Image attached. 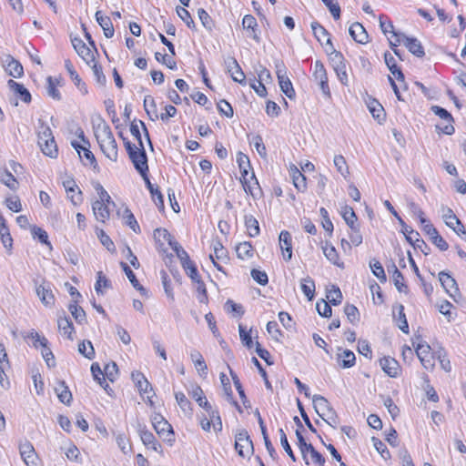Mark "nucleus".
Instances as JSON below:
<instances>
[{
  "label": "nucleus",
  "mask_w": 466,
  "mask_h": 466,
  "mask_svg": "<svg viewBox=\"0 0 466 466\" xmlns=\"http://www.w3.org/2000/svg\"><path fill=\"white\" fill-rule=\"evenodd\" d=\"M94 133L97 143L105 156L112 161L117 159V144L114 138L110 127L100 116L94 126Z\"/></svg>",
  "instance_id": "f257e3e1"
},
{
  "label": "nucleus",
  "mask_w": 466,
  "mask_h": 466,
  "mask_svg": "<svg viewBox=\"0 0 466 466\" xmlns=\"http://www.w3.org/2000/svg\"><path fill=\"white\" fill-rule=\"evenodd\" d=\"M38 146L42 152L52 158H56L58 155L57 146L55 137L52 134V130L44 121L39 119L38 121Z\"/></svg>",
  "instance_id": "f03ea898"
},
{
  "label": "nucleus",
  "mask_w": 466,
  "mask_h": 466,
  "mask_svg": "<svg viewBox=\"0 0 466 466\" xmlns=\"http://www.w3.org/2000/svg\"><path fill=\"white\" fill-rule=\"evenodd\" d=\"M315 411L318 415L330 427L336 428L339 420L338 415L331 407L329 400L321 395H314L312 397Z\"/></svg>",
  "instance_id": "7ed1b4c3"
},
{
  "label": "nucleus",
  "mask_w": 466,
  "mask_h": 466,
  "mask_svg": "<svg viewBox=\"0 0 466 466\" xmlns=\"http://www.w3.org/2000/svg\"><path fill=\"white\" fill-rule=\"evenodd\" d=\"M390 44L394 46H397L399 44H403L408 50L417 57H422L425 55L421 43L417 38L408 37L404 34H395V41H390Z\"/></svg>",
  "instance_id": "20e7f679"
},
{
  "label": "nucleus",
  "mask_w": 466,
  "mask_h": 466,
  "mask_svg": "<svg viewBox=\"0 0 466 466\" xmlns=\"http://www.w3.org/2000/svg\"><path fill=\"white\" fill-rule=\"evenodd\" d=\"M235 438V449L239 456L246 457L253 452V442L246 430L239 431Z\"/></svg>",
  "instance_id": "39448f33"
},
{
  "label": "nucleus",
  "mask_w": 466,
  "mask_h": 466,
  "mask_svg": "<svg viewBox=\"0 0 466 466\" xmlns=\"http://www.w3.org/2000/svg\"><path fill=\"white\" fill-rule=\"evenodd\" d=\"M277 77L281 91L289 97L293 98L295 96V90L292 83L287 76V70L283 64H277Z\"/></svg>",
  "instance_id": "423d86ee"
},
{
  "label": "nucleus",
  "mask_w": 466,
  "mask_h": 466,
  "mask_svg": "<svg viewBox=\"0 0 466 466\" xmlns=\"http://www.w3.org/2000/svg\"><path fill=\"white\" fill-rule=\"evenodd\" d=\"M313 77L318 82L323 95L330 96V90L328 84V76L323 64L316 61L314 64Z\"/></svg>",
  "instance_id": "0eeeda50"
},
{
  "label": "nucleus",
  "mask_w": 466,
  "mask_h": 466,
  "mask_svg": "<svg viewBox=\"0 0 466 466\" xmlns=\"http://www.w3.org/2000/svg\"><path fill=\"white\" fill-rule=\"evenodd\" d=\"M137 432L145 446H147V448H151L152 450L158 453L163 452L162 446L157 441L153 433L147 429L146 425L138 423Z\"/></svg>",
  "instance_id": "6e6552de"
},
{
  "label": "nucleus",
  "mask_w": 466,
  "mask_h": 466,
  "mask_svg": "<svg viewBox=\"0 0 466 466\" xmlns=\"http://www.w3.org/2000/svg\"><path fill=\"white\" fill-rule=\"evenodd\" d=\"M19 452L26 466H37V454L34 446L28 441L19 444Z\"/></svg>",
  "instance_id": "1a4fd4ad"
},
{
  "label": "nucleus",
  "mask_w": 466,
  "mask_h": 466,
  "mask_svg": "<svg viewBox=\"0 0 466 466\" xmlns=\"http://www.w3.org/2000/svg\"><path fill=\"white\" fill-rule=\"evenodd\" d=\"M224 64L228 73L230 74L232 79L235 82H238L239 84H246V76L242 71L240 66L238 65V61L234 57H227L224 60Z\"/></svg>",
  "instance_id": "9d476101"
},
{
  "label": "nucleus",
  "mask_w": 466,
  "mask_h": 466,
  "mask_svg": "<svg viewBox=\"0 0 466 466\" xmlns=\"http://www.w3.org/2000/svg\"><path fill=\"white\" fill-rule=\"evenodd\" d=\"M128 157L139 174L145 171H148L147 157L144 145H142V147L137 148L136 151L130 152Z\"/></svg>",
  "instance_id": "9b49d317"
},
{
  "label": "nucleus",
  "mask_w": 466,
  "mask_h": 466,
  "mask_svg": "<svg viewBox=\"0 0 466 466\" xmlns=\"http://www.w3.org/2000/svg\"><path fill=\"white\" fill-rule=\"evenodd\" d=\"M439 280L450 297L455 299L460 294L456 280L449 273L441 271L439 273Z\"/></svg>",
  "instance_id": "f8f14e48"
},
{
  "label": "nucleus",
  "mask_w": 466,
  "mask_h": 466,
  "mask_svg": "<svg viewBox=\"0 0 466 466\" xmlns=\"http://www.w3.org/2000/svg\"><path fill=\"white\" fill-rule=\"evenodd\" d=\"M416 354L426 370H431L434 367L431 347L428 344L418 343L416 346Z\"/></svg>",
  "instance_id": "ddd939ff"
},
{
  "label": "nucleus",
  "mask_w": 466,
  "mask_h": 466,
  "mask_svg": "<svg viewBox=\"0 0 466 466\" xmlns=\"http://www.w3.org/2000/svg\"><path fill=\"white\" fill-rule=\"evenodd\" d=\"M71 42L77 55L87 64L94 62V55L90 48L79 37H72Z\"/></svg>",
  "instance_id": "4468645a"
},
{
  "label": "nucleus",
  "mask_w": 466,
  "mask_h": 466,
  "mask_svg": "<svg viewBox=\"0 0 466 466\" xmlns=\"http://www.w3.org/2000/svg\"><path fill=\"white\" fill-rule=\"evenodd\" d=\"M158 436L164 441L170 444L175 441L174 431L170 423L165 420L153 426Z\"/></svg>",
  "instance_id": "2eb2a0df"
},
{
  "label": "nucleus",
  "mask_w": 466,
  "mask_h": 466,
  "mask_svg": "<svg viewBox=\"0 0 466 466\" xmlns=\"http://www.w3.org/2000/svg\"><path fill=\"white\" fill-rule=\"evenodd\" d=\"M380 365L383 371L391 378H396L400 373L399 362L390 357H384L380 360Z\"/></svg>",
  "instance_id": "dca6fc26"
},
{
  "label": "nucleus",
  "mask_w": 466,
  "mask_h": 466,
  "mask_svg": "<svg viewBox=\"0 0 466 466\" xmlns=\"http://www.w3.org/2000/svg\"><path fill=\"white\" fill-rule=\"evenodd\" d=\"M291 235L289 231L283 230L279 234V246L282 251L283 258L289 261L292 258V245Z\"/></svg>",
  "instance_id": "f3484780"
},
{
  "label": "nucleus",
  "mask_w": 466,
  "mask_h": 466,
  "mask_svg": "<svg viewBox=\"0 0 466 466\" xmlns=\"http://www.w3.org/2000/svg\"><path fill=\"white\" fill-rule=\"evenodd\" d=\"M393 319L397 323L399 329L405 334L409 333V324L404 313V307L402 304H397L393 307Z\"/></svg>",
  "instance_id": "a211bd4d"
},
{
  "label": "nucleus",
  "mask_w": 466,
  "mask_h": 466,
  "mask_svg": "<svg viewBox=\"0 0 466 466\" xmlns=\"http://www.w3.org/2000/svg\"><path fill=\"white\" fill-rule=\"evenodd\" d=\"M350 36L360 44H366L369 41V35L364 26L359 23H353L349 29Z\"/></svg>",
  "instance_id": "6ab92c4d"
},
{
  "label": "nucleus",
  "mask_w": 466,
  "mask_h": 466,
  "mask_svg": "<svg viewBox=\"0 0 466 466\" xmlns=\"http://www.w3.org/2000/svg\"><path fill=\"white\" fill-rule=\"evenodd\" d=\"M72 147L76 150L79 155V157L82 159L84 157L86 161H84V165H90L96 167V161L94 154L89 150L88 146H81L76 141L71 142Z\"/></svg>",
  "instance_id": "aec40b11"
},
{
  "label": "nucleus",
  "mask_w": 466,
  "mask_h": 466,
  "mask_svg": "<svg viewBox=\"0 0 466 466\" xmlns=\"http://www.w3.org/2000/svg\"><path fill=\"white\" fill-rule=\"evenodd\" d=\"M7 86L23 102L29 103L31 101V94L22 84L10 79Z\"/></svg>",
  "instance_id": "412c9836"
},
{
  "label": "nucleus",
  "mask_w": 466,
  "mask_h": 466,
  "mask_svg": "<svg viewBox=\"0 0 466 466\" xmlns=\"http://www.w3.org/2000/svg\"><path fill=\"white\" fill-rule=\"evenodd\" d=\"M109 204L102 201H95L93 203L92 208L96 220L104 223L109 218L110 212L107 206Z\"/></svg>",
  "instance_id": "4be33fe9"
},
{
  "label": "nucleus",
  "mask_w": 466,
  "mask_h": 466,
  "mask_svg": "<svg viewBox=\"0 0 466 466\" xmlns=\"http://www.w3.org/2000/svg\"><path fill=\"white\" fill-rule=\"evenodd\" d=\"M95 16L96 22L102 27L105 36L111 38L114 35L115 30L110 18L108 16H103L101 11H96Z\"/></svg>",
  "instance_id": "5701e85b"
},
{
  "label": "nucleus",
  "mask_w": 466,
  "mask_h": 466,
  "mask_svg": "<svg viewBox=\"0 0 466 466\" xmlns=\"http://www.w3.org/2000/svg\"><path fill=\"white\" fill-rule=\"evenodd\" d=\"M55 391L57 395V398L62 403L66 405H69L71 403L72 393L64 380L57 381V384L55 387Z\"/></svg>",
  "instance_id": "b1692460"
},
{
  "label": "nucleus",
  "mask_w": 466,
  "mask_h": 466,
  "mask_svg": "<svg viewBox=\"0 0 466 466\" xmlns=\"http://www.w3.org/2000/svg\"><path fill=\"white\" fill-rule=\"evenodd\" d=\"M356 360L355 354L350 350H343L337 354V361L339 367L349 369L354 366Z\"/></svg>",
  "instance_id": "393cba45"
},
{
  "label": "nucleus",
  "mask_w": 466,
  "mask_h": 466,
  "mask_svg": "<svg viewBox=\"0 0 466 466\" xmlns=\"http://www.w3.org/2000/svg\"><path fill=\"white\" fill-rule=\"evenodd\" d=\"M65 66L71 77V79L74 81L75 85L77 86V88L83 93V94H86L87 93V88H86V83H84L79 75L76 73V71L75 70L72 63L69 61V60H66L65 62Z\"/></svg>",
  "instance_id": "a878e982"
},
{
  "label": "nucleus",
  "mask_w": 466,
  "mask_h": 466,
  "mask_svg": "<svg viewBox=\"0 0 466 466\" xmlns=\"http://www.w3.org/2000/svg\"><path fill=\"white\" fill-rule=\"evenodd\" d=\"M36 294L46 307H52L55 304V297L49 288L40 285L36 288Z\"/></svg>",
  "instance_id": "bb28decb"
},
{
  "label": "nucleus",
  "mask_w": 466,
  "mask_h": 466,
  "mask_svg": "<svg viewBox=\"0 0 466 466\" xmlns=\"http://www.w3.org/2000/svg\"><path fill=\"white\" fill-rule=\"evenodd\" d=\"M190 358H191L192 361L194 362L198 372L201 376L206 377L208 374V366H207L205 360H204L203 356L201 355V353L199 351L194 350L190 352Z\"/></svg>",
  "instance_id": "cd10ccee"
},
{
  "label": "nucleus",
  "mask_w": 466,
  "mask_h": 466,
  "mask_svg": "<svg viewBox=\"0 0 466 466\" xmlns=\"http://www.w3.org/2000/svg\"><path fill=\"white\" fill-rule=\"evenodd\" d=\"M290 176L295 187L299 191H304L307 188L306 177L298 169L297 167H290Z\"/></svg>",
  "instance_id": "c85d7f7f"
},
{
  "label": "nucleus",
  "mask_w": 466,
  "mask_h": 466,
  "mask_svg": "<svg viewBox=\"0 0 466 466\" xmlns=\"http://www.w3.org/2000/svg\"><path fill=\"white\" fill-rule=\"evenodd\" d=\"M322 250L324 256L329 262L339 268H344V264L339 262V254L336 248L331 244L326 242L325 245L322 246Z\"/></svg>",
  "instance_id": "c756f323"
},
{
  "label": "nucleus",
  "mask_w": 466,
  "mask_h": 466,
  "mask_svg": "<svg viewBox=\"0 0 466 466\" xmlns=\"http://www.w3.org/2000/svg\"><path fill=\"white\" fill-rule=\"evenodd\" d=\"M120 266H121L122 269L124 270L125 274L127 275V279L131 282L132 286L136 289H137L142 295H146L147 294L146 289L139 284L138 280L136 278L135 273L132 271V269L129 268V266L125 262H121Z\"/></svg>",
  "instance_id": "7c9ffc66"
},
{
  "label": "nucleus",
  "mask_w": 466,
  "mask_h": 466,
  "mask_svg": "<svg viewBox=\"0 0 466 466\" xmlns=\"http://www.w3.org/2000/svg\"><path fill=\"white\" fill-rule=\"evenodd\" d=\"M57 325L60 332L66 336L69 339H73L72 333L74 331L73 323L66 316L58 317Z\"/></svg>",
  "instance_id": "2f4dec72"
},
{
  "label": "nucleus",
  "mask_w": 466,
  "mask_h": 466,
  "mask_svg": "<svg viewBox=\"0 0 466 466\" xmlns=\"http://www.w3.org/2000/svg\"><path fill=\"white\" fill-rule=\"evenodd\" d=\"M229 369V373H230V376L232 378V380H233V383H234V386L242 400V403L243 405L246 407V408H250V402L249 400H248L246 394H245V391L242 388V385L240 383V380L238 379V377L237 376V374L235 372H233V370L228 367Z\"/></svg>",
  "instance_id": "473e14b6"
},
{
  "label": "nucleus",
  "mask_w": 466,
  "mask_h": 466,
  "mask_svg": "<svg viewBox=\"0 0 466 466\" xmlns=\"http://www.w3.org/2000/svg\"><path fill=\"white\" fill-rule=\"evenodd\" d=\"M341 216L343 219L345 220L346 224L349 226V228L356 227L358 226L356 224L357 222V216L353 210V208L348 205H345L341 208Z\"/></svg>",
  "instance_id": "72a5a7b5"
},
{
  "label": "nucleus",
  "mask_w": 466,
  "mask_h": 466,
  "mask_svg": "<svg viewBox=\"0 0 466 466\" xmlns=\"http://www.w3.org/2000/svg\"><path fill=\"white\" fill-rule=\"evenodd\" d=\"M250 167L239 168L241 173L240 182L247 194H250L254 198H258V194L254 191V187L250 186V180L248 177V169Z\"/></svg>",
  "instance_id": "f704fd0d"
},
{
  "label": "nucleus",
  "mask_w": 466,
  "mask_h": 466,
  "mask_svg": "<svg viewBox=\"0 0 466 466\" xmlns=\"http://www.w3.org/2000/svg\"><path fill=\"white\" fill-rule=\"evenodd\" d=\"M245 226L249 237L254 238L259 234L258 222L252 215L245 216Z\"/></svg>",
  "instance_id": "c9c22d12"
},
{
  "label": "nucleus",
  "mask_w": 466,
  "mask_h": 466,
  "mask_svg": "<svg viewBox=\"0 0 466 466\" xmlns=\"http://www.w3.org/2000/svg\"><path fill=\"white\" fill-rule=\"evenodd\" d=\"M391 268H392V279H393L394 285H395L396 289L400 292H405L406 293L408 291V287L403 282V280H404L403 275L397 268L395 264H392Z\"/></svg>",
  "instance_id": "e433bc0d"
},
{
  "label": "nucleus",
  "mask_w": 466,
  "mask_h": 466,
  "mask_svg": "<svg viewBox=\"0 0 466 466\" xmlns=\"http://www.w3.org/2000/svg\"><path fill=\"white\" fill-rule=\"evenodd\" d=\"M311 29L317 40L323 45V41H327L329 38V32L318 22L311 23Z\"/></svg>",
  "instance_id": "4c0bfd02"
},
{
  "label": "nucleus",
  "mask_w": 466,
  "mask_h": 466,
  "mask_svg": "<svg viewBox=\"0 0 466 466\" xmlns=\"http://www.w3.org/2000/svg\"><path fill=\"white\" fill-rule=\"evenodd\" d=\"M441 211L442 218L449 228H453L454 225H461V220L450 208L442 207Z\"/></svg>",
  "instance_id": "58836bf2"
},
{
  "label": "nucleus",
  "mask_w": 466,
  "mask_h": 466,
  "mask_svg": "<svg viewBox=\"0 0 466 466\" xmlns=\"http://www.w3.org/2000/svg\"><path fill=\"white\" fill-rule=\"evenodd\" d=\"M300 288L308 299L311 300L315 294V283L312 279L309 277L303 279L301 280Z\"/></svg>",
  "instance_id": "ea45409f"
},
{
  "label": "nucleus",
  "mask_w": 466,
  "mask_h": 466,
  "mask_svg": "<svg viewBox=\"0 0 466 466\" xmlns=\"http://www.w3.org/2000/svg\"><path fill=\"white\" fill-rule=\"evenodd\" d=\"M77 300L75 299L68 307V309L76 321L79 324L86 322V312L85 310L76 305Z\"/></svg>",
  "instance_id": "a19ab883"
},
{
  "label": "nucleus",
  "mask_w": 466,
  "mask_h": 466,
  "mask_svg": "<svg viewBox=\"0 0 466 466\" xmlns=\"http://www.w3.org/2000/svg\"><path fill=\"white\" fill-rule=\"evenodd\" d=\"M132 378L140 391H143L144 393H147L148 389H150V390L152 391V388H151L149 382L147 381V380L145 378V376L142 373H140V372L132 373Z\"/></svg>",
  "instance_id": "79ce46f5"
},
{
  "label": "nucleus",
  "mask_w": 466,
  "mask_h": 466,
  "mask_svg": "<svg viewBox=\"0 0 466 466\" xmlns=\"http://www.w3.org/2000/svg\"><path fill=\"white\" fill-rule=\"evenodd\" d=\"M236 252L238 258L246 259L253 256V248L249 242H243L237 246Z\"/></svg>",
  "instance_id": "37998d69"
},
{
  "label": "nucleus",
  "mask_w": 466,
  "mask_h": 466,
  "mask_svg": "<svg viewBox=\"0 0 466 466\" xmlns=\"http://www.w3.org/2000/svg\"><path fill=\"white\" fill-rule=\"evenodd\" d=\"M368 107L370 109V112L371 113L372 116L377 119L379 122L384 120L385 115H384V109L382 106L376 100L371 101Z\"/></svg>",
  "instance_id": "c03bdc74"
},
{
  "label": "nucleus",
  "mask_w": 466,
  "mask_h": 466,
  "mask_svg": "<svg viewBox=\"0 0 466 466\" xmlns=\"http://www.w3.org/2000/svg\"><path fill=\"white\" fill-rule=\"evenodd\" d=\"M10 61L7 63L6 70L8 74L14 77H20L24 74L22 65L13 57H9Z\"/></svg>",
  "instance_id": "a18cd8bd"
},
{
  "label": "nucleus",
  "mask_w": 466,
  "mask_h": 466,
  "mask_svg": "<svg viewBox=\"0 0 466 466\" xmlns=\"http://www.w3.org/2000/svg\"><path fill=\"white\" fill-rule=\"evenodd\" d=\"M78 352L88 360H93L95 358V350L91 341L89 340H83L81 343H79Z\"/></svg>",
  "instance_id": "49530a36"
},
{
  "label": "nucleus",
  "mask_w": 466,
  "mask_h": 466,
  "mask_svg": "<svg viewBox=\"0 0 466 466\" xmlns=\"http://www.w3.org/2000/svg\"><path fill=\"white\" fill-rule=\"evenodd\" d=\"M144 108L147 115L150 116L151 119L158 118L157 114V106L154 97L151 96H146L144 98Z\"/></svg>",
  "instance_id": "de8ad7c7"
},
{
  "label": "nucleus",
  "mask_w": 466,
  "mask_h": 466,
  "mask_svg": "<svg viewBox=\"0 0 466 466\" xmlns=\"http://www.w3.org/2000/svg\"><path fill=\"white\" fill-rule=\"evenodd\" d=\"M25 338L31 339L33 341V347L35 349L46 346L48 344L47 339L34 329H32L26 336H25Z\"/></svg>",
  "instance_id": "09e8293b"
},
{
  "label": "nucleus",
  "mask_w": 466,
  "mask_h": 466,
  "mask_svg": "<svg viewBox=\"0 0 466 466\" xmlns=\"http://www.w3.org/2000/svg\"><path fill=\"white\" fill-rule=\"evenodd\" d=\"M0 181L12 190H15L17 188L18 182L8 170H5L0 174Z\"/></svg>",
  "instance_id": "8fccbe9b"
},
{
  "label": "nucleus",
  "mask_w": 466,
  "mask_h": 466,
  "mask_svg": "<svg viewBox=\"0 0 466 466\" xmlns=\"http://www.w3.org/2000/svg\"><path fill=\"white\" fill-rule=\"evenodd\" d=\"M198 15L199 20L201 21L202 25L208 31L211 32L214 27V21L211 18V16L208 14V12L203 8H199L198 10Z\"/></svg>",
  "instance_id": "3c124183"
},
{
  "label": "nucleus",
  "mask_w": 466,
  "mask_h": 466,
  "mask_svg": "<svg viewBox=\"0 0 466 466\" xmlns=\"http://www.w3.org/2000/svg\"><path fill=\"white\" fill-rule=\"evenodd\" d=\"M370 267L371 268L372 273L379 279L380 282H385L387 280L384 268L380 261L373 259L372 261H370Z\"/></svg>",
  "instance_id": "603ef678"
},
{
  "label": "nucleus",
  "mask_w": 466,
  "mask_h": 466,
  "mask_svg": "<svg viewBox=\"0 0 466 466\" xmlns=\"http://www.w3.org/2000/svg\"><path fill=\"white\" fill-rule=\"evenodd\" d=\"M31 233L34 238H37L41 243L47 245L50 248H52L51 243L48 241V235L46 230L39 227L33 226L31 228Z\"/></svg>",
  "instance_id": "864d4df0"
},
{
  "label": "nucleus",
  "mask_w": 466,
  "mask_h": 466,
  "mask_svg": "<svg viewBox=\"0 0 466 466\" xmlns=\"http://www.w3.org/2000/svg\"><path fill=\"white\" fill-rule=\"evenodd\" d=\"M47 94L56 100L61 99V95L56 88V85L59 84L57 79H54L52 76L47 77Z\"/></svg>",
  "instance_id": "5fc2aeb1"
},
{
  "label": "nucleus",
  "mask_w": 466,
  "mask_h": 466,
  "mask_svg": "<svg viewBox=\"0 0 466 466\" xmlns=\"http://www.w3.org/2000/svg\"><path fill=\"white\" fill-rule=\"evenodd\" d=\"M327 299L332 305H339L342 299L340 289L338 287L332 286V288L328 290Z\"/></svg>",
  "instance_id": "6e6d98bb"
},
{
  "label": "nucleus",
  "mask_w": 466,
  "mask_h": 466,
  "mask_svg": "<svg viewBox=\"0 0 466 466\" xmlns=\"http://www.w3.org/2000/svg\"><path fill=\"white\" fill-rule=\"evenodd\" d=\"M175 398H176V400H177V404L179 405V407L181 408V410L184 412H186V413H190L191 412V410H192L191 403L187 399L186 395L183 392H176L175 393Z\"/></svg>",
  "instance_id": "4d7b16f0"
},
{
  "label": "nucleus",
  "mask_w": 466,
  "mask_h": 466,
  "mask_svg": "<svg viewBox=\"0 0 466 466\" xmlns=\"http://www.w3.org/2000/svg\"><path fill=\"white\" fill-rule=\"evenodd\" d=\"M279 439H280V444L283 447L284 451L287 452L288 456L293 461H296V456L288 441V438L286 436V433L282 429L279 430Z\"/></svg>",
  "instance_id": "13d9d810"
},
{
  "label": "nucleus",
  "mask_w": 466,
  "mask_h": 466,
  "mask_svg": "<svg viewBox=\"0 0 466 466\" xmlns=\"http://www.w3.org/2000/svg\"><path fill=\"white\" fill-rule=\"evenodd\" d=\"M41 355L45 360L47 367L54 368L56 366V360L52 350L48 347V344L46 346L41 347Z\"/></svg>",
  "instance_id": "bf43d9fd"
},
{
  "label": "nucleus",
  "mask_w": 466,
  "mask_h": 466,
  "mask_svg": "<svg viewBox=\"0 0 466 466\" xmlns=\"http://www.w3.org/2000/svg\"><path fill=\"white\" fill-rule=\"evenodd\" d=\"M371 441L376 451L381 455L383 459L387 460L390 457V451H388L386 445L380 439L372 437Z\"/></svg>",
  "instance_id": "052dcab7"
},
{
  "label": "nucleus",
  "mask_w": 466,
  "mask_h": 466,
  "mask_svg": "<svg viewBox=\"0 0 466 466\" xmlns=\"http://www.w3.org/2000/svg\"><path fill=\"white\" fill-rule=\"evenodd\" d=\"M124 218L126 219V224L129 226L133 229V231H135L136 233L140 231V227L137 221L136 220L134 215L128 208H125L124 210Z\"/></svg>",
  "instance_id": "680f3d73"
},
{
  "label": "nucleus",
  "mask_w": 466,
  "mask_h": 466,
  "mask_svg": "<svg viewBox=\"0 0 466 466\" xmlns=\"http://www.w3.org/2000/svg\"><path fill=\"white\" fill-rule=\"evenodd\" d=\"M323 4L329 8L330 14L334 19H339L340 17V6L335 0H321Z\"/></svg>",
  "instance_id": "e2e57ef3"
},
{
  "label": "nucleus",
  "mask_w": 466,
  "mask_h": 466,
  "mask_svg": "<svg viewBox=\"0 0 466 466\" xmlns=\"http://www.w3.org/2000/svg\"><path fill=\"white\" fill-rule=\"evenodd\" d=\"M252 144L254 145L258 155L261 157L265 158L267 157V149L263 143V139H262L261 136H259V135L255 136L252 138Z\"/></svg>",
  "instance_id": "0e129e2a"
},
{
  "label": "nucleus",
  "mask_w": 466,
  "mask_h": 466,
  "mask_svg": "<svg viewBox=\"0 0 466 466\" xmlns=\"http://www.w3.org/2000/svg\"><path fill=\"white\" fill-rule=\"evenodd\" d=\"M309 452L311 459L314 463L318 464L319 466H324L325 464V459L324 457L315 450V448L312 446V444H309L308 449L306 450V453Z\"/></svg>",
  "instance_id": "69168bd1"
},
{
  "label": "nucleus",
  "mask_w": 466,
  "mask_h": 466,
  "mask_svg": "<svg viewBox=\"0 0 466 466\" xmlns=\"http://www.w3.org/2000/svg\"><path fill=\"white\" fill-rule=\"evenodd\" d=\"M344 312H345L348 319L351 323H354L359 320V315H360L359 310L354 305L347 304L344 307Z\"/></svg>",
  "instance_id": "338daca9"
},
{
  "label": "nucleus",
  "mask_w": 466,
  "mask_h": 466,
  "mask_svg": "<svg viewBox=\"0 0 466 466\" xmlns=\"http://www.w3.org/2000/svg\"><path fill=\"white\" fill-rule=\"evenodd\" d=\"M316 309L318 313L322 317L328 318L331 316V307L324 299H321V301L317 302Z\"/></svg>",
  "instance_id": "774afa93"
}]
</instances>
